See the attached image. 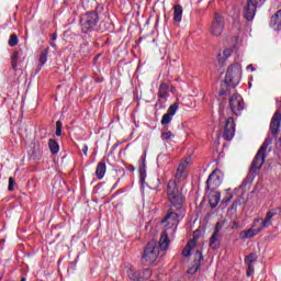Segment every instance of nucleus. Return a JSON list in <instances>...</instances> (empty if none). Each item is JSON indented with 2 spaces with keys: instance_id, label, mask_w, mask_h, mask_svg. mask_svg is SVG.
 <instances>
[{
  "instance_id": "obj_23",
  "label": "nucleus",
  "mask_w": 281,
  "mask_h": 281,
  "mask_svg": "<svg viewBox=\"0 0 281 281\" xmlns=\"http://www.w3.org/2000/svg\"><path fill=\"white\" fill-rule=\"evenodd\" d=\"M48 148L52 155H58V151L60 150V145H58V142H56V139L50 138L48 140Z\"/></svg>"
},
{
  "instance_id": "obj_29",
  "label": "nucleus",
  "mask_w": 281,
  "mask_h": 281,
  "mask_svg": "<svg viewBox=\"0 0 281 281\" xmlns=\"http://www.w3.org/2000/svg\"><path fill=\"white\" fill-rule=\"evenodd\" d=\"M9 47H16L19 45V36L16 34H12L8 42Z\"/></svg>"
},
{
  "instance_id": "obj_40",
  "label": "nucleus",
  "mask_w": 281,
  "mask_h": 281,
  "mask_svg": "<svg viewBox=\"0 0 281 281\" xmlns=\"http://www.w3.org/2000/svg\"><path fill=\"white\" fill-rule=\"evenodd\" d=\"M223 225H224V223L223 222H217L216 224H215V229H214V234H218V232H221V229H223Z\"/></svg>"
},
{
  "instance_id": "obj_17",
  "label": "nucleus",
  "mask_w": 281,
  "mask_h": 281,
  "mask_svg": "<svg viewBox=\"0 0 281 281\" xmlns=\"http://www.w3.org/2000/svg\"><path fill=\"white\" fill-rule=\"evenodd\" d=\"M209 203L211 205V209L214 210L221 203V192L218 191H212L209 195Z\"/></svg>"
},
{
  "instance_id": "obj_50",
  "label": "nucleus",
  "mask_w": 281,
  "mask_h": 281,
  "mask_svg": "<svg viewBox=\"0 0 281 281\" xmlns=\"http://www.w3.org/2000/svg\"><path fill=\"white\" fill-rule=\"evenodd\" d=\"M20 281H27V279H25V278H22Z\"/></svg>"
},
{
  "instance_id": "obj_3",
  "label": "nucleus",
  "mask_w": 281,
  "mask_h": 281,
  "mask_svg": "<svg viewBox=\"0 0 281 281\" xmlns=\"http://www.w3.org/2000/svg\"><path fill=\"white\" fill-rule=\"evenodd\" d=\"M240 80V65L235 63L231 65L226 71V76L224 79V86H222L218 94L220 95H229V87L233 89L238 86Z\"/></svg>"
},
{
  "instance_id": "obj_28",
  "label": "nucleus",
  "mask_w": 281,
  "mask_h": 281,
  "mask_svg": "<svg viewBox=\"0 0 281 281\" xmlns=\"http://www.w3.org/2000/svg\"><path fill=\"white\" fill-rule=\"evenodd\" d=\"M78 52L81 56H89V52H90L89 43L85 42V43L80 44Z\"/></svg>"
},
{
  "instance_id": "obj_7",
  "label": "nucleus",
  "mask_w": 281,
  "mask_h": 281,
  "mask_svg": "<svg viewBox=\"0 0 281 281\" xmlns=\"http://www.w3.org/2000/svg\"><path fill=\"white\" fill-rule=\"evenodd\" d=\"M183 179H186V164H180L177 168L175 179L169 180L167 184V194L171 186L175 187V190H177V192H183V189L181 188L180 184L181 181H183Z\"/></svg>"
},
{
  "instance_id": "obj_16",
  "label": "nucleus",
  "mask_w": 281,
  "mask_h": 281,
  "mask_svg": "<svg viewBox=\"0 0 281 281\" xmlns=\"http://www.w3.org/2000/svg\"><path fill=\"white\" fill-rule=\"evenodd\" d=\"M270 27L277 32L281 30V9L271 16Z\"/></svg>"
},
{
  "instance_id": "obj_1",
  "label": "nucleus",
  "mask_w": 281,
  "mask_h": 281,
  "mask_svg": "<svg viewBox=\"0 0 281 281\" xmlns=\"http://www.w3.org/2000/svg\"><path fill=\"white\" fill-rule=\"evenodd\" d=\"M169 207L161 223H166V229H177L179 223L186 218V195L175 189L173 184L169 187L167 193Z\"/></svg>"
},
{
  "instance_id": "obj_31",
  "label": "nucleus",
  "mask_w": 281,
  "mask_h": 281,
  "mask_svg": "<svg viewBox=\"0 0 281 281\" xmlns=\"http://www.w3.org/2000/svg\"><path fill=\"white\" fill-rule=\"evenodd\" d=\"M171 122H172V115L166 113V114L162 115V119H161V121H160V124H161L162 126H166V124H170Z\"/></svg>"
},
{
  "instance_id": "obj_34",
  "label": "nucleus",
  "mask_w": 281,
  "mask_h": 281,
  "mask_svg": "<svg viewBox=\"0 0 281 281\" xmlns=\"http://www.w3.org/2000/svg\"><path fill=\"white\" fill-rule=\"evenodd\" d=\"M173 137H175V134H172V132L170 131L161 133V139L166 142H168V139H172Z\"/></svg>"
},
{
  "instance_id": "obj_18",
  "label": "nucleus",
  "mask_w": 281,
  "mask_h": 281,
  "mask_svg": "<svg viewBox=\"0 0 281 281\" xmlns=\"http://www.w3.org/2000/svg\"><path fill=\"white\" fill-rule=\"evenodd\" d=\"M104 175H106V162L100 161L97 165V170H95V177L99 180L104 179Z\"/></svg>"
},
{
  "instance_id": "obj_26",
  "label": "nucleus",
  "mask_w": 281,
  "mask_h": 281,
  "mask_svg": "<svg viewBox=\"0 0 281 281\" xmlns=\"http://www.w3.org/2000/svg\"><path fill=\"white\" fill-rule=\"evenodd\" d=\"M194 240L188 241L187 246L182 250V255L184 256V258H188L190 254H192V247H194Z\"/></svg>"
},
{
  "instance_id": "obj_35",
  "label": "nucleus",
  "mask_w": 281,
  "mask_h": 281,
  "mask_svg": "<svg viewBox=\"0 0 281 281\" xmlns=\"http://www.w3.org/2000/svg\"><path fill=\"white\" fill-rule=\"evenodd\" d=\"M40 63H41V65H45V63H47V52H42L41 53Z\"/></svg>"
},
{
  "instance_id": "obj_51",
  "label": "nucleus",
  "mask_w": 281,
  "mask_h": 281,
  "mask_svg": "<svg viewBox=\"0 0 281 281\" xmlns=\"http://www.w3.org/2000/svg\"><path fill=\"white\" fill-rule=\"evenodd\" d=\"M132 170H135V167H132Z\"/></svg>"
},
{
  "instance_id": "obj_13",
  "label": "nucleus",
  "mask_w": 281,
  "mask_h": 281,
  "mask_svg": "<svg viewBox=\"0 0 281 281\" xmlns=\"http://www.w3.org/2000/svg\"><path fill=\"white\" fill-rule=\"evenodd\" d=\"M280 126H281V113L280 111H276L270 122V133L272 135H278V133H280Z\"/></svg>"
},
{
  "instance_id": "obj_36",
  "label": "nucleus",
  "mask_w": 281,
  "mask_h": 281,
  "mask_svg": "<svg viewBox=\"0 0 281 281\" xmlns=\"http://www.w3.org/2000/svg\"><path fill=\"white\" fill-rule=\"evenodd\" d=\"M226 60H227V57L223 56V54L220 53L217 56V63L223 67V65H225Z\"/></svg>"
},
{
  "instance_id": "obj_44",
  "label": "nucleus",
  "mask_w": 281,
  "mask_h": 281,
  "mask_svg": "<svg viewBox=\"0 0 281 281\" xmlns=\"http://www.w3.org/2000/svg\"><path fill=\"white\" fill-rule=\"evenodd\" d=\"M232 199H234L233 195L226 196V198L223 199V202L224 203H229V201H232Z\"/></svg>"
},
{
  "instance_id": "obj_5",
  "label": "nucleus",
  "mask_w": 281,
  "mask_h": 281,
  "mask_svg": "<svg viewBox=\"0 0 281 281\" xmlns=\"http://www.w3.org/2000/svg\"><path fill=\"white\" fill-rule=\"evenodd\" d=\"M126 273L127 278L132 281H146L150 280V277L153 276V270L148 268L137 270L135 267L130 265L126 267Z\"/></svg>"
},
{
  "instance_id": "obj_45",
  "label": "nucleus",
  "mask_w": 281,
  "mask_h": 281,
  "mask_svg": "<svg viewBox=\"0 0 281 281\" xmlns=\"http://www.w3.org/2000/svg\"><path fill=\"white\" fill-rule=\"evenodd\" d=\"M260 221H262V218H257L254 221L252 227H256V225H258V223H260Z\"/></svg>"
},
{
  "instance_id": "obj_22",
  "label": "nucleus",
  "mask_w": 281,
  "mask_h": 281,
  "mask_svg": "<svg viewBox=\"0 0 281 281\" xmlns=\"http://www.w3.org/2000/svg\"><path fill=\"white\" fill-rule=\"evenodd\" d=\"M262 232V228H249L247 231H244V236L241 238L247 239V238H254V236H258Z\"/></svg>"
},
{
  "instance_id": "obj_6",
  "label": "nucleus",
  "mask_w": 281,
  "mask_h": 281,
  "mask_svg": "<svg viewBox=\"0 0 281 281\" xmlns=\"http://www.w3.org/2000/svg\"><path fill=\"white\" fill-rule=\"evenodd\" d=\"M220 126L224 128L222 137L226 142H232L234 139V135H236V123L234 122V117L224 119L220 117Z\"/></svg>"
},
{
  "instance_id": "obj_4",
  "label": "nucleus",
  "mask_w": 281,
  "mask_h": 281,
  "mask_svg": "<svg viewBox=\"0 0 281 281\" xmlns=\"http://www.w3.org/2000/svg\"><path fill=\"white\" fill-rule=\"evenodd\" d=\"M100 23V15L98 11H90L81 15L80 19V27L83 34H89V32H93V29L98 26Z\"/></svg>"
},
{
  "instance_id": "obj_38",
  "label": "nucleus",
  "mask_w": 281,
  "mask_h": 281,
  "mask_svg": "<svg viewBox=\"0 0 281 281\" xmlns=\"http://www.w3.org/2000/svg\"><path fill=\"white\" fill-rule=\"evenodd\" d=\"M246 267H247L246 276L247 278H250L251 273H254V265L249 263V265H246Z\"/></svg>"
},
{
  "instance_id": "obj_9",
  "label": "nucleus",
  "mask_w": 281,
  "mask_h": 281,
  "mask_svg": "<svg viewBox=\"0 0 281 281\" xmlns=\"http://www.w3.org/2000/svg\"><path fill=\"white\" fill-rule=\"evenodd\" d=\"M210 32L212 36H221L225 32V18L221 13H215L211 23Z\"/></svg>"
},
{
  "instance_id": "obj_27",
  "label": "nucleus",
  "mask_w": 281,
  "mask_h": 281,
  "mask_svg": "<svg viewBox=\"0 0 281 281\" xmlns=\"http://www.w3.org/2000/svg\"><path fill=\"white\" fill-rule=\"evenodd\" d=\"M256 260H258V254H256V252H250L244 259L245 265H254V262H256Z\"/></svg>"
},
{
  "instance_id": "obj_48",
  "label": "nucleus",
  "mask_w": 281,
  "mask_h": 281,
  "mask_svg": "<svg viewBox=\"0 0 281 281\" xmlns=\"http://www.w3.org/2000/svg\"><path fill=\"white\" fill-rule=\"evenodd\" d=\"M238 205H240V202H234V203H233V209H234V207L237 209Z\"/></svg>"
},
{
  "instance_id": "obj_39",
  "label": "nucleus",
  "mask_w": 281,
  "mask_h": 281,
  "mask_svg": "<svg viewBox=\"0 0 281 281\" xmlns=\"http://www.w3.org/2000/svg\"><path fill=\"white\" fill-rule=\"evenodd\" d=\"M8 190H9V192H12L14 190V178L13 177L9 178Z\"/></svg>"
},
{
  "instance_id": "obj_32",
  "label": "nucleus",
  "mask_w": 281,
  "mask_h": 281,
  "mask_svg": "<svg viewBox=\"0 0 281 281\" xmlns=\"http://www.w3.org/2000/svg\"><path fill=\"white\" fill-rule=\"evenodd\" d=\"M270 144H271V139L267 138V139L263 142V144L260 146V148L258 149L259 153H263V154L266 155L267 148H269Z\"/></svg>"
},
{
  "instance_id": "obj_47",
  "label": "nucleus",
  "mask_w": 281,
  "mask_h": 281,
  "mask_svg": "<svg viewBox=\"0 0 281 281\" xmlns=\"http://www.w3.org/2000/svg\"><path fill=\"white\" fill-rule=\"evenodd\" d=\"M247 69H250V71H256V68H254V65H248Z\"/></svg>"
},
{
  "instance_id": "obj_10",
  "label": "nucleus",
  "mask_w": 281,
  "mask_h": 281,
  "mask_svg": "<svg viewBox=\"0 0 281 281\" xmlns=\"http://www.w3.org/2000/svg\"><path fill=\"white\" fill-rule=\"evenodd\" d=\"M265 159H267V155L258 150L249 169L250 177H255L256 172L262 168Z\"/></svg>"
},
{
  "instance_id": "obj_43",
  "label": "nucleus",
  "mask_w": 281,
  "mask_h": 281,
  "mask_svg": "<svg viewBox=\"0 0 281 281\" xmlns=\"http://www.w3.org/2000/svg\"><path fill=\"white\" fill-rule=\"evenodd\" d=\"M81 150H82L83 155L87 156V153H89V146L83 145L82 148H81Z\"/></svg>"
},
{
  "instance_id": "obj_21",
  "label": "nucleus",
  "mask_w": 281,
  "mask_h": 281,
  "mask_svg": "<svg viewBox=\"0 0 281 281\" xmlns=\"http://www.w3.org/2000/svg\"><path fill=\"white\" fill-rule=\"evenodd\" d=\"M170 86L168 83L162 82L158 90V98L159 100H166L168 98V89Z\"/></svg>"
},
{
  "instance_id": "obj_49",
  "label": "nucleus",
  "mask_w": 281,
  "mask_h": 281,
  "mask_svg": "<svg viewBox=\"0 0 281 281\" xmlns=\"http://www.w3.org/2000/svg\"><path fill=\"white\" fill-rule=\"evenodd\" d=\"M56 38H58V35H57L56 33H54V34L52 35V41H56Z\"/></svg>"
},
{
  "instance_id": "obj_46",
  "label": "nucleus",
  "mask_w": 281,
  "mask_h": 281,
  "mask_svg": "<svg viewBox=\"0 0 281 281\" xmlns=\"http://www.w3.org/2000/svg\"><path fill=\"white\" fill-rule=\"evenodd\" d=\"M117 186H120V178H119L117 181L113 184L112 190H115V188H117Z\"/></svg>"
},
{
  "instance_id": "obj_19",
  "label": "nucleus",
  "mask_w": 281,
  "mask_h": 281,
  "mask_svg": "<svg viewBox=\"0 0 281 281\" xmlns=\"http://www.w3.org/2000/svg\"><path fill=\"white\" fill-rule=\"evenodd\" d=\"M182 19H183V7H181V4H176L173 7V21L176 23H181Z\"/></svg>"
},
{
  "instance_id": "obj_37",
  "label": "nucleus",
  "mask_w": 281,
  "mask_h": 281,
  "mask_svg": "<svg viewBox=\"0 0 281 281\" xmlns=\"http://www.w3.org/2000/svg\"><path fill=\"white\" fill-rule=\"evenodd\" d=\"M268 213H272L273 216H281V206L277 209L269 210Z\"/></svg>"
},
{
  "instance_id": "obj_33",
  "label": "nucleus",
  "mask_w": 281,
  "mask_h": 281,
  "mask_svg": "<svg viewBox=\"0 0 281 281\" xmlns=\"http://www.w3.org/2000/svg\"><path fill=\"white\" fill-rule=\"evenodd\" d=\"M55 135L57 137H60V135H63V121H57L56 122V132Z\"/></svg>"
},
{
  "instance_id": "obj_41",
  "label": "nucleus",
  "mask_w": 281,
  "mask_h": 281,
  "mask_svg": "<svg viewBox=\"0 0 281 281\" xmlns=\"http://www.w3.org/2000/svg\"><path fill=\"white\" fill-rule=\"evenodd\" d=\"M225 58H229V56H232V54H233V50H232V48H225L224 50H223V53H221Z\"/></svg>"
},
{
  "instance_id": "obj_11",
  "label": "nucleus",
  "mask_w": 281,
  "mask_h": 281,
  "mask_svg": "<svg viewBox=\"0 0 281 281\" xmlns=\"http://www.w3.org/2000/svg\"><path fill=\"white\" fill-rule=\"evenodd\" d=\"M256 10H258V4L247 0L246 5L244 7V19H246V21H254V18L256 16Z\"/></svg>"
},
{
  "instance_id": "obj_2",
  "label": "nucleus",
  "mask_w": 281,
  "mask_h": 281,
  "mask_svg": "<svg viewBox=\"0 0 281 281\" xmlns=\"http://www.w3.org/2000/svg\"><path fill=\"white\" fill-rule=\"evenodd\" d=\"M168 247H170V238L168 237V232L164 231L160 234L159 241H148L140 258V265L143 267H150V265H155L157 258H159L160 251H168Z\"/></svg>"
},
{
  "instance_id": "obj_42",
  "label": "nucleus",
  "mask_w": 281,
  "mask_h": 281,
  "mask_svg": "<svg viewBox=\"0 0 281 281\" xmlns=\"http://www.w3.org/2000/svg\"><path fill=\"white\" fill-rule=\"evenodd\" d=\"M190 161H192V158L187 157L186 160L183 162H180V164H186V168H188V166L190 165Z\"/></svg>"
},
{
  "instance_id": "obj_8",
  "label": "nucleus",
  "mask_w": 281,
  "mask_h": 281,
  "mask_svg": "<svg viewBox=\"0 0 281 281\" xmlns=\"http://www.w3.org/2000/svg\"><path fill=\"white\" fill-rule=\"evenodd\" d=\"M228 109H231L232 113L237 117L243 115L245 111V100L239 93H234L228 100Z\"/></svg>"
},
{
  "instance_id": "obj_24",
  "label": "nucleus",
  "mask_w": 281,
  "mask_h": 281,
  "mask_svg": "<svg viewBox=\"0 0 281 281\" xmlns=\"http://www.w3.org/2000/svg\"><path fill=\"white\" fill-rule=\"evenodd\" d=\"M220 246H221V243H218V234L213 233L210 238V247L211 249H218Z\"/></svg>"
},
{
  "instance_id": "obj_14",
  "label": "nucleus",
  "mask_w": 281,
  "mask_h": 281,
  "mask_svg": "<svg viewBox=\"0 0 281 281\" xmlns=\"http://www.w3.org/2000/svg\"><path fill=\"white\" fill-rule=\"evenodd\" d=\"M201 262H203V252L198 250L194 255V265L189 269V273H196L201 269Z\"/></svg>"
},
{
  "instance_id": "obj_12",
  "label": "nucleus",
  "mask_w": 281,
  "mask_h": 281,
  "mask_svg": "<svg viewBox=\"0 0 281 281\" xmlns=\"http://www.w3.org/2000/svg\"><path fill=\"white\" fill-rule=\"evenodd\" d=\"M221 181H223V172L221 169L213 170L206 180L207 190H210V186H212V183L215 186H221Z\"/></svg>"
},
{
  "instance_id": "obj_30",
  "label": "nucleus",
  "mask_w": 281,
  "mask_h": 281,
  "mask_svg": "<svg viewBox=\"0 0 281 281\" xmlns=\"http://www.w3.org/2000/svg\"><path fill=\"white\" fill-rule=\"evenodd\" d=\"M179 110V103H173L171 104L168 110H167V114L169 115H176L177 114V111Z\"/></svg>"
},
{
  "instance_id": "obj_15",
  "label": "nucleus",
  "mask_w": 281,
  "mask_h": 281,
  "mask_svg": "<svg viewBox=\"0 0 281 281\" xmlns=\"http://www.w3.org/2000/svg\"><path fill=\"white\" fill-rule=\"evenodd\" d=\"M21 54H23V50H14L11 55V68L13 71H19V68L21 67V61H19Z\"/></svg>"
},
{
  "instance_id": "obj_25",
  "label": "nucleus",
  "mask_w": 281,
  "mask_h": 281,
  "mask_svg": "<svg viewBox=\"0 0 281 281\" xmlns=\"http://www.w3.org/2000/svg\"><path fill=\"white\" fill-rule=\"evenodd\" d=\"M271 218H273V213L267 212V214H266V220H263V221L261 222V227H259V229H261V232H262V229L269 227V226L272 224V223H271Z\"/></svg>"
},
{
  "instance_id": "obj_20",
  "label": "nucleus",
  "mask_w": 281,
  "mask_h": 281,
  "mask_svg": "<svg viewBox=\"0 0 281 281\" xmlns=\"http://www.w3.org/2000/svg\"><path fill=\"white\" fill-rule=\"evenodd\" d=\"M139 179H140V183L146 182V156L140 157Z\"/></svg>"
}]
</instances>
